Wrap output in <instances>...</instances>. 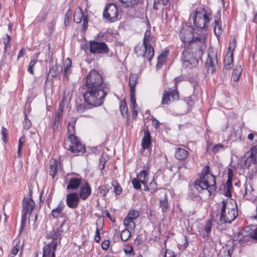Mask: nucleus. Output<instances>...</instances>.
<instances>
[{"label":"nucleus","mask_w":257,"mask_h":257,"mask_svg":"<svg viewBox=\"0 0 257 257\" xmlns=\"http://www.w3.org/2000/svg\"><path fill=\"white\" fill-rule=\"evenodd\" d=\"M191 16L195 27L200 29H204L207 27V25L210 19L205 13L204 9L199 10L197 9Z\"/></svg>","instance_id":"nucleus-8"},{"label":"nucleus","mask_w":257,"mask_h":257,"mask_svg":"<svg viewBox=\"0 0 257 257\" xmlns=\"http://www.w3.org/2000/svg\"><path fill=\"white\" fill-rule=\"evenodd\" d=\"M160 204L162 211L166 212L168 207V203L166 196L164 197V199H161L160 200Z\"/></svg>","instance_id":"nucleus-39"},{"label":"nucleus","mask_w":257,"mask_h":257,"mask_svg":"<svg viewBox=\"0 0 257 257\" xmlns=\"http://www.w3.org/2000/svg\"><path fill=\"white\" fill-rule=\"evenodd\" d=\"M172 98V100H177L179 99V93L177 91L175 90L169 89L168 90H164L162 99V104H169L171 103V99Z\"/></svg>","instance_id":"nucleus-13"},{"label":"nucleus","mask_w":257,"mask_h":257,"mask_svg":"<svg viewBox=\"0 0 257 257\" xmlns=\"http://www.w3.org/2000/svg\"><path fill=\"white\" fill-rule=\"evenodd\" d=\"M151 144V136L148 129L145 131L144 136L143 138L142 146L144 149H148Z\"/></svg>","instance_id":"nucleus-23"},{"label":"nucleus","mask_w":257,"mask_h":257,"mask_svg":"<svg viewBox=\"0 0 257 257\" xmlns=\"http://www.w3.org/2000/svg\"><path fill=\"white\" fill-rule=\"evenodd\" d=\"M135 52L138 57H142L145 61L147 59L151 62L154 55V50L151 45H138L135 48Z\"/></svg>","instance_id":"nucleus-9"},{"label":"nucleus","mask_w":257,"mask_h":257,"mask_svg":"<svg viewBox=\"0 0 257 257\" xmlns=\"http://www.w3.org/2000/svg\"><path fill=\"white\" fill-rule=\"evenodd\" d=\"M91 193V189L87 182L82 185L79 192L78 196L83 200H86Z\"/></svg>","instance_id":"nucleus-19"},{"label":"nucleus","mask_w":257,"mask_h":257,"mask_svg":"<svg viewBox=\"0 0 257 257\" xmlns=\"http://www.w3.org/2000/svg\"><path fill=\"white\" fill-rule=\"evenodd\" d=\"M65 205L62 201H61L57 207L52 209L51 215L54 218H63L65 216V213L63 212Z\"/></svg>","instance_id":"nucleus-17"},{"label":"nucleus","mask_w":257,"mask_h":257,"mask_svg":"<svg viewBox=\"0 0 257 257\" xmlns=\"http://www.w3.org/2000/svg\"><path fill=\"white\" fill-rule=\"evenodd\" d=\"M215 185V177L210 173L209 167L206 166L202 170L200 179L195 181L194 187L199 192L207 191L211 196L216 189Z\"/></svg>","instance_id":"nucleus-3"},{"label":"nucleus","mask_w":257,"mask_h":257,"mask_svg":"<svg viewBox=\"0 0 257 257\" xmlns=\"http://www.w3.org/2000/svg\"><path fill=\"white\" fill-rule=\"evenodd\" d=\"M27 218L22 217V220L21 222V226L19 228V234H20L24 229V227L26 223Z\"/></svg>","instance_id":"nucleus-54"},{"label":"nucleus","mask_w":257,"mask_h":257,"mask_svg":"<svg viewBox=\"0 0 257 257\" xmlns=\"http://www.w3.org/2000/svg\"><path fill=\"white\" fill-rule=\"evenodd\" d=\"M217 53L216 51L212 49L208 50V57L206 62V66L208 71L213 73L216 69V66L217 65Z\"/></svg>","instance_id":"nucleus-11"},{"label":"nucleus","mask_w":257,"mask_h":257,"mask_svg":"<svg viewBox=\"0 0 257 257\" xmlns=\"http://www.w3.org/2000/svg\"><path fill=\"white\" fill-rule=\"evenodd\" d=\"M79 200V197L77 193H69L66 195V204L71 209L78 207Z\"/></svg>","instance_id":"nucleus-16"},{"label":"nucleus","mask_w":257,"mask_h":257,"mask_svg":"<svg viewBox=\"0 0 257 257\" xmlns=\"http://www.w3.org/2000/svg\"><path fill=\"white\" fill-rule=\"evenodd\" d=\"M233 55L227 54L224 59V68L226 70H229L232 67Z\"/></svg>","instance_id":"nucleus-27"},{"label":"nucleus","mask_w":257,"mask_h":257,"mask_svg":"<svg viewBox=\"0 0 257 257\" xmlns=\"http://www.w3.org/2000/svg\"><path fill=\"white\" fill-rule=\"evenodd\" d=\"M149 186L150 187H149L147 184L146 186H144V190L146 191L150 190L151 192H154L156 190L157 186L154 179L150 183Z\"/></svg>","instance_id":"nucleus-35"},{"label":"nucleus","mask_w":257,"mask_h":257,"mask_svg":"<svg viewBox=\"0 0 257 257\" xmlns=\"http://www.w3.org/2000/svg\"><path fill=\"white\" fill-rule=\"evenodd\" d=\"M100 231L98 227L96 228L95 235L94 236V240L96 242H98L100 240Z\"/></svg>","instance_id":"nucleus-60"},{"label":"nucleus","mask_w":257,"mask_h":257,"mask_svg":"<svg viewBox=\"0 0 257 257\" xmlns=\"http://www.w3.org/2000/svg\"><path fill=\"white\" fill-rule=\"evenodd\" d=\"M65 222V219H64L63 222L61 223V224L57 228L54 229L52 232L50 233V236L52 238V240L55 241L58 244V242H59L61 240V236L62 233L63 232V230L62 229V226L64 224Z\"/></svg>","instance_id":"nucleus-18"},{"label":"nucleus","mask_w":257,"mask_h":257,"mask_svg":"<svg viewBox=\"0 0 257 257\" xmlns=\"http://www.w3.org/2000/svg\"><path fill=\"white\" fill-rule=\"evenodd\" d=\"M57 242L52 240L44 246L42 257H55V251L57 246Z\"/></svg>","instance_id":"nucleus-15"},{"label":"nucleus","mask_w":257,"mask_h":257,"mask_svg":"<svg viewBox=\"0 0 257 257\" xmlns=\"http://www.w3.org/2000/svg\"><path fill=\"white\" fill-rule=\"evenodd\" d=\"M233 201L228 199L222 201L220 221L223 223H230L237 217V210L231 204Z\"/></svg>","instance_id":"nucleus-5"},{"label":"nucleus","mask_w":257,"mask_h":257,"mask_svg":"<svg viewBox=\"0 0 257 257\" xmlns=\"http://www.w3.org/2000/svg\"><path fill=\"white\" fill-rule=\"evenodd\" d=\"M109 191V189L106 185H102L100 186L98 189V193H99L102 196L106 195Z\"/></svg>","instance_id":"nucleus-43"},{"label":"nucleus","mask_w":257,"mask_h":257,"mask_svg":"<svg viewBox=\"0 0 257 257\" xmlns=\"http://www.w3.org/2000/svg\"><path fill=\"white\" fill-rule=\"evenodd\" d=\"M108 51V48L104 42L92 41L90 43V52L93 54H104Z\"/></svg>","instance_id":"nucleus-12"},{"label":"nucleus","mask_w":257,"mask_h":257,"mask_svg":"<svg viewBox=\"0 0 257 257\" xmlns=\"http://www.w3.org/2000/svg\"><path fill=\"white\" fill-rule=\"evenodd\" d=\"M66 66L65 67L64 72L65 77L68 78V74L69 73V68L71 65V60L70 58H67L66 60Z\"/></svg>","instance_id":"nucleus-46"},{"label":"nucleus","mask_w":257,"mask_h":257,"mask_svg":"<svg viewBox=\"0 0 257 257\" xmlns=\"http://www.w3.org/2000/svg\"><path fill=\"white\" fill-rule=\"evenodd\" d=\"M82 179L80 178L73 177L71 178L67 186V190H75L77 189L80 186L81 183Z\"/></svg>","instance_id":"nucleus-20"},{"label":"nucleus","mask_w":257,"mask_h":257,"mask_svg":"<svg viewBox=\"0 0 257 257\" xmlns=\"http://www.w3.org/2000/svg\"><path fill=\"white\" fill-rule=\"evenodd\" d=\"M64 108V102L62 101L59 104V107L58 108V110L57 111L56 114L59 116H62V114L63 112V109Z\"/></svg>","instance_id":"nucleus-51"},{"label":"nucleus","mask_w":257,"mask_h":257,"mask_svg":"<svg viewBox=\"0 0 257 257\" xmlns=\"http://www.w3.org/2000/svg\"><path fill=\"white\" fill-rule=\"evenodd\" d=\"M180 37L184 44H188L187 47H192L194 49L199 47V52L203 49H206V34L203 31L198 34L195 31L193 32L191 28L182 29L180 31Z\"/></svg>","instance_id":"nucleus-2"},{"label":"nucleus","mask_w":257,"mask_h":257,"mask_svg":"<svg viewBox=\"0 0 257 257\" xmlns=\"http://www.w3.org/2000/svg\"><path fill=\"white\" fill-rule=\"evenodd\" d=\"M148 171L143 170L137 175L136 178L140 180L141 183L145 186L148 182Z\"/></svg>","instance_id":"nucleus-24"},{"label":"nucleus","mask_w":257,"mask_h":257,"mask_svg":"<svg viewBox=\"0 0 257 257\" xmlns=\"http://www.w3.org/2000/svg\"><path fill=\"white\" fill-rule=\"evenodd\" d=\"M72 15L73 11L70 9H68L65 15L64 24L66 26L69 25Z\"/></svg>","instance_id":"nucleus-36"},{"label":"nucleus","mask_w":257,"mask_h":257,"mask_svg":"<svg viewBox=\"0 0 257 257\" xmlns=\"http://www.w3.org/2000/svg\"><path fill=\"white\" fill-rule=\"evenodd\" d=\"M112 186L113 187L115 193L117 195H119L121 193L122 188L116 181H113L112 182Z\"/></svg>","instance_id":"nucleus-41"},{"label":"nucleus","mask_w":257,"mask_h":257,"mask_svg":"<svg viewBox=\"0 0 257 257\" xmlns=\"http://www.w3.org/2000/svg\"><path fill=\"white\" fill-rule=\"evenodd\" d=\"M251 156L253 157H257V145L253 146L250 149Z\"/></svg>","instance_id":"nucleus-57"},{"label":"nucleus","mask_w":257,"mask_h":257,"mask_svg":"<svg viewBox=\"0 0 257 257\" xmlns=\"http://www.w3.org/2000/svg\"><path fill=\"white\" fill-rule=\"evenodd\" d=\"M236 47V41L235 39H233V40L230 42L228 48V51L227 54L233 55V51L235 48Z\"/></svg>","instance_id":"nucleus-40"},{"label":"nucleus","mask_w":257,"mask_h":257,"mask_svg":"<svg viewBox=\"0 0 257 257\" xmlns=\"http://www.w3.org/2000/svg\"><path fill=\"white\" fill-rule=\"evenodd\" d=\"M151 31L150 30H147L145 33L144 39H143V43L146 46V45H151L149 43V40L151 35Z\"/></svg>","instance_id":"nucleus-45"},{"label":"nucleus","mask_w":257,"mask_h":257,"mask_svg":"<svg viewBox=\"0 0 257 257\" xmlns=\"http://www.w3.org/2000/svg\"><path fill=\"white\" fill-rule=\"evenodd\" d=\"M35 207V203L31 198H24L23 202L22 217H27L28 214H30Z\"/></svg>","instance_id":"nucleus-14"},{"label":"nucleus","mask_w":257,"mask_h":257,"mask_svg":"<svg viewBox=\"0 0 257 257\" xmlns=\"http://www.w3.org/2000/svg\"><path fill=\"white\" fill-rule=\"evenodd\" d=\"M138 76L136 74H132L129 77L128 85L130 91H135V87L137 84Z\"/></svg>","instance_id":"nucleus-25"},{"label":"nucleus","mask_w":257,"mask_h":257,"mask_svg":"<svg viewBox=\"0 0 257 257\" xmlns=\"http://www.w3.org/2000/svg\"><path fill=\"white\" fill-rule=\"evenodd\" d=\"M165 61L160 60L158 59L157 63L156 64V69L157 70L160 69L162 68L163 65L165 64Z\"/></svg>","instance_id":"nucleus-59"},{"label":"nucleus","mask_w":257,"mask_h":257,"mask_svg":"<svg viewBox=\"0 0 257 257\" xmlns=\"http://www.w3.org/2000/svg\"><path fill=\"white\" fill-rule=\"evenodd\" d=\"M206 49H203L200 51L199 47L194 49L192 47L185 48L182 56L183 65L186 67H192L196 66L198 64L199 59H201Z\"/></svg>","instance_id":"nucleus-4"},{"label":"nucleus","mask_w":257,"mask_h":257,"mask_svg":"<svg viewBox=\"0 0 257 257\" xmlns=\"http://www.w3.org/2000/svg\"><path fill=\"white\" fill-rule=\"evenodd\" d=\"M49 173L52 178H54L57 173L58 162L54 161L52 164L50 165Z\"/></svg>","instance_id":"nucleus-31"},{"label":"nucleus","mask_w":257,"mask_h":257,"mask_svg":"<svg viewBox=\"0 0 257 257\" xmlns=\"http://www.w3.org/2000/svg\"><path fill=\"white\" fill-rule=\"evenodd\" d=\"M84 89L85 91L83 97L93 105L102 104L109 91L107 85L103 82L102 75L94 70H91L87 74Z\"/></svg>","instance_id":"nucleus-1"},{"label":"nucleus","mask_w":257,"mask_h":257,"mask_svg":"<svg viewBox=\"0 0 257 257\" xmlns=\"http://www.w3.org/2000/svg\"><path fill=\"white\" fill-rule=\"evenodd\" d=\"M242 162H243V164L241 165V168L243 169H248L250 166V162L249 161L246 159H243Z\"/></svg>","instance_id":"nucleus-52"},{"label":"nucleus","mask_w":257,"mask_h":257,"mask_svg":"<svg viewBox=\"0 0 257 257\" xmlns=\"http://www.w3.org/2000/svg\"><path fill=\"white\" fill-rule=\"evenodd\" d=\"M20 249V245L18 244H16L12 249V253L14 254V255H16L18 251Z\"/></svg>","instance_id":"nucleus-63"},{"label":"nucleus","mask_w":257,"mask_h":257,"mask_svg":"<svg viewBox=\"0 0 257 257\" xmlns=\"http://www.w3.org/2000/svg\"><path fill=\"white\" fill-rule=\"evenodd\" d=\"M220 18L219 17H215L214 31L216 35L219 36L222 32L221 27L220 24Z\"/></svg>","instance_id":"nucleus-26"},{"label":"nucleus","mask_w":257,"mask_h":257,"mask_svg":"<svg viewBox=\"0 0 257 257\" xmlns=\"http://www.w3.org/2000/svg\"><path fill=\"white\" fill-rule=\"evenodd\" d=\"M139 216V212L136 210L131 211L127 214L126 217L130 220H134Z\"/></svg>","instance_id":"nucleus-44"},{"label":"nucleus","mask_w":257,"mask_h":257,"mask_svg":"<svg viewBox=\"0 0 257 257\" xmlns=\"http://www.w3.org/2000/svg\"><path fill=\"white\" fill-rule=\"evenodd\" d=\"M242 69L241 65L236 66V68L233 69L232 78L234 81H237L242 73Z\"/></svg>","instance_id":"nucleus-29"},{"label":"nucleus","mask_w":257,"mask_h":257,"mask_svg":"<svg viewBox=\"0 0 257 257\" xmlns=\"http://www.w3.org/2000/svg\"><path fill=\"white\" fill-rule=\"evenodd\" d=\"M226 147L221 144H218L217 145H214L211 148V152L212 154H215L219 152L221 149H223Z\"/></svg>","instance_id":"nucleus-42"},{"label":"nucleus","mask_w":257,"mask_h":257,"mask_svg":"<svg viewBox=\"0 0 257 257\" xmlns=\"http://www.w3.org/2000/svg\"><path fill=\"white\" fill-rule=\"evenodd\" d=\"M213 147V146L212 143L209 142V141H207L206 144V153L209 154H211V153H212L211 148Z\"/></svg>","instance_id":"nucleus-55"},{"label":"nucleus","mask_w":257,"mask_h":257,"mask_svg":"<svg viewBox=\"0 0 257 257\" xmlns=\"http://www.w3.org/2000/svg\"><path fill=\"white\" fill-rule=\"evenodd\" d=\"M165 257H176L174 252L169 249H166L164 254Z\"/></svg>","instance_id":"nucleus-58"},{"label":"nucleus","mask_w":257,"mask_h":257,"mask_svg":"<svg viewBox=\"0 0 257 257\" xmlns=\"http://www.w3.org/2000/svg\"><path fill=\"white\" fill-rule=\"evenodd\" d=\"M132 183L133 185V187L135 189L137 190H140L141 189V182L137 178H134L132 180Z\"/></svg>","instance_id":"nucleus-47"},{"label":"nucleus","mask_w":257,"mask_h":257,"mask_svg":"<svg viewBox=\"0 0 257 257\" xmlns=\"http://www.w3.org/2000/svg\"><path fill=\"white\" fill-rule=\"evenodd\" d=\"M131 236V231L128 229H125L123 230L120 233V238L123 241H127Z\"/></svg>","instance_id":"nucleus-34"},{"label":"nucleus","mask_w":257,"mask_h":257,"mask_svg":"<svg viewBox=\"0 0 257 257\" xmlns=\"http://www.w3.org/2000/svg\"><path fill=\"white\" fill-rule=\"evenodd\" d=\"M211 221L210 220H208L205 225L204 230L205 232L206 233V234L203 235V238L208 237L209 235V233L211 231Z\"/></svg>","instance_id":"nucleus-33"},{"label":"nucleus","mask_w":257,"mask_h":257,"mask_svg":"<svg viewBox=\"0 0 257 257\" xmlns=\"http://www.w3.org/2000/svg\"><path fill=\"white\" fill-rule=\"evenodd\" d=\"M234 238L239 242L247 241L250 238L257 239V225L244 228L234 236Z\"/></svg>","instance_id":"nucleus-7"},{"label":"nucleus","mask_w":257,"mask_h":257,"mask_svg":"<svg viewBox=\"0 0 257 257\" xmlns=\"http://www.w3.org/2000/svg\"><path fill=\"white\" fill-rule=\"evenodd\" d=\"M75 121V120H73L71 122H69L68 124V131L70 134L68 136L70 144L68 150L75 154L83 153L85 152V146L80 143L76 137L74 135Z\"/></svg>","instance_id":"nucleus-6"},{"label":"nucleus","mask_w":257,"mask_h":257,"mask_svg":"<svg viewBox=\"0 0 257 257\" xmlns=\"http://www.w3.org/2000/svg\"><path fill=\"white\" fill-rule=\"evenodd\" d=\"M188 155V152L184 149L181 148L176 149L175 156L177 160H183L187 157Z\"/></svg>","instance_id":"nucleus-22"},{"label":"nucleus","mask_w":257,"mask_h":257,"mask_svg":"<svg viewBox=\"0 0 257 257\" xmlns=\"http://www.w3.org/2000/svg\"><path fill=\"white\" fill-rule=\"evenodd\" d=\"M2 135L3 136V140L5 143H7L8 142V140H7V136L8 135V131L6 128L3 127L2 130Z\"/></svg>","instance_id":"nucleus-53"},{"label":"nucleus","mask_w":257,"mask_h":257,"mask_svg":"<svg viewBox=\"0 0 257 257\" xmlns=\"http://www.w3.org/2000/svg\"><path fill=\"white\" fill-rule=\"evenodd\" d=\"M167 52L165 51L164 52H162L158 57V59L160 60H164L165 61V59L167 57Z\"/></svg>","instance_id":"nucleus-64"},{"label":"nucleus","mask_w":257,"mask_h":257,"mask_svg":"<svg viewBox=\"0 0 257 257\" xmlns=\"http://www.w3.org/2000/svg\"><path fill=\"white\" fill-rule=\"evenodd\" d=\"M224 190V195L226 197H231V191L233 188L232 182L231 179L229 178L226 182L225 184L223 186Z\"/></svg>","instance_id":"nucleus-28"},{"label":"nucleus","mask_w":257,"mask_h":257,"mask_svg":"<svg viewBox=\"0 0 257 257\" xmlns=\"http://www.w3.org/2000/svg\"><path fill=\"white\" fill-rule=\"evenodd\" d=\"M84 17L85 16L83 15L82 9L79 8V10L74 13V21L76 23H80Z\"/></svg>","instance_id":"nucleus-32"},{"label":"nucleus","mask_w":257,"mask_h":257,"mask_svg":"<svg viewBox=\"0 0 257 257\" xmlns=\"http://www.w3.org/2000/svg\"><path fill=\"white\" fill-rule=\"evenodd\" d=\"M23 123L24 128L27 130L29 129L31 126V122L28 118H27V116L26 114L25 119Z\"/></svg>","instance_id":"nucleus-49"},{"label":"nucleus","mask_w":257,"mask_h":257,"mask_svg":"<svg viewBox=\"0 0 257 257\" xmlns=\"http://www.w3.org/2000/svg\"><path fill=\"white\" fill-rule=\"evenodd\" d=\"M88 27V21L87 18L86 17H84L83 19V24H82V30L83 31H85Z\"/></svg>","instance_id":"nucleus-61"},{"label":"nucleus","mask_w":257,"mask_h":257,"mask_svg":"<svg viewBox=\"0 0 257 257\" xmlns=\"http://www.w3.org/2000/svg\"><path fill=\"white\" fill-rule=\"evenodd\" d=\"M109 241L108 240H104L101 243V247L103 250H107L109 246Z\"/></svg>","instance_id":"nucleus-56"},{"label":"nucleus","mask_w":257,"mask_h":257,"mask_svg":"<svg viewBox=\"0 0 257 257\" xmlns=\"http://www.w3.org/2000/svg\"><path fill=\"white\" fill-rule=\"evenodd\" d=\"M124 8H133L137 5L139 0H119Z\"/></svg>","instance_id":"nucleus-30"},{"label":"nucleus","mask_w":257,"mask_h":257,"mask_svg":"<svg viewBox=\"0 0 257 257\" xmlns=\"http://www.w3.org/2000/svg\"><path fill=\"white\" fill-rule=\"evenodd\" d=\"M154 9L158 10L160 8V6L166 5L169 0H154Z\"/></svg>","instance_id":"nucleus-37"},{"label":"nucleus","mask_w":257,"mask_h":257,"mask_svg":"<svg viewBox=\"0 0 257 257\" xmlns=\"http://www.w3.org/2000/svg\"><path fill=\"white\" fill-rule=\"evenodd\" d=\"M118 12L116 6L113 4H107L103 11V17L109 22L112 23L117 20Z\"/></svg>","instance_id":"nucleus-10"},{"label":"nucleus","mask_w":257,"mask_h":257,"mask_svg":"<svg viewBox=\"0 0 257 257\" xmlns=\"http://www.w3.org/2000/svg\"><path fill=\"white\" fill-rule=\"evenodd\" d=\"M11 39V36L8 35H7V38H4L3 42L5 45V50H6V48H7L8 45L9 44V43L10 42Z\"/></svg>","instance_id":"nucleus-62"},{"label":"nucleus","mask_w":257,"mask_h":257,"mask_svg":"<svg viewBox=\"0 0 257 257\" xmlns=\"http://www.w3.org/2000/svg\"><path fill=\"white\" fill-rule=\"evenodd\" d=\"M119 109L121 114L123 116H124L125 115H127L128 108L125 101H121L120 103Z\"/></svg>","instance_id":"nucleus-38"},{"label":"nucleus","mask_w":257,"mask_h":257,"mask_svg":"<svg viewBox=\"0 0 257 257\" xmlns=\"http://www.w3.org/2000/svg\"><path fill=\"white\" fill-rule=\"evenodd\" d=\"M84 103L77 104V105L76 106V109L80 113H82V112H84L86 109L92 108L94 107L100 106L102 105V104H96V105H93V104H89L88 102L86 101L85 97H84Z\"/></svg>","instance_id":"nucleus-21"},{"label":"nucleus","mask_w":257,"mask_h":257,"mask_svg":"<svg viewBox=\"0 0 257 257\" xmlns=\"http://www.w3.org/2000/svg\"><path fill=\"white\" fill-rule=\"evenodd\" d=\"M37 59H32L29 63V67L28 68V71L32 74H34L33 68L37 63Z\"/></svg>","instance_id":"nucleus-48"},{"label":"nucleus","mask_w":257,"mask_h":257,"mask_svg":"<svg viewBox=\"0 0 257 257\" xmlns=\"http://www.w3.org/2000/svg\"><path fill=\"white\" fill-rule=\"evenodd\" d=\"M131 100L133 104V107H137L138 105L136 103V98L135 97V91H130Z\"/></svg>","instance_id":"nucleus-50"}]
</instances>
